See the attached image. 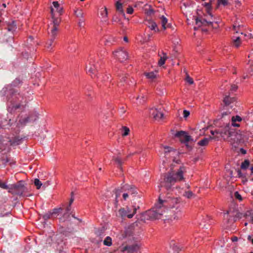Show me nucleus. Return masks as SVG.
<instances>
[{
	"instance_id": "obj_34",
	"label": "nucleus",
	"mask_w": 253,
	"mask_h": 253,
	"mask_svg": "<svg viewBox=\"0 0 253 253\" xmlns=\"http://www.w3.org/2000/svg\"><path fill=\"white\" fill-rule=\"evenodd\" d=\"M103 244L104 245H106L107 246H110L112 245L111 238L110 237L107 236L104 240V241L103 242Z\"/></svg>"
},
{
	"instance_id": "obj_29",
	"label": "nucleus",
	"mask_w": 253,
	"mask_h": 253,
	"mask_svg": "<svg viewBox=\"0 0 253 253\" xmlns=\"http://www.w3.org/2000/svg\"><path fill=\"white\" fill-rule=\"evenodd\" d=\"M163 56L161 57L160 59L158 61V64L160 66L163 65L165 64L166 59L168 58V57L166 53L163 52Z\"/></svg>"
},
{
	"instance_id": "obj_59",
	"label": "nucleus",
	"mask_w": 253,
	"mask_h": 253,
	"mask_svg": "<svg viewBox=\"0 0 253 253\" xmlns=\"http://www.w3.org/2000/svg\"><path fill=\"white\" fill-rule=\"evenodd\" d=\"M62 10L63 8L61 7H59V8H58V9H56V12H57L58 13L59 15H60L62 13Z\"/></svg>"
},
{
	"instance_id": "obj_62",
	"label": "nucleus",
	"mask_w": 253,
	"mask_h": 253,
	"mask_svg": "<svg viewBox=\"0 0 253 253\" xmlns=\"http://www.w3.org/2000/svg\"><path fill=\"white\" fill-rule=\"evenodd\" d=\"M7 90V87H5V88H3L2 90L0 91V93L1 94H4V93H6V90Z\"/></svg>"
},
{
	"instance_id": "obj_40",
	"label": "nucleus",
	"mask_w": 253,
	"mask_h": 253,
	"mask_svg": "<svg viewBox=\"0 0 253 253\" xmlns=\"http://www.w3.org/2000/svg\"><path fill=\"white\" fill-rule=\"evenodd\" d=\"M52 216V213H51V212H49L43 214L42 217L45 220H46L50 218Z\"/></svg>"
},
{
	"instance_id": "obj_64",
	"label": "nucleus",
	"mask_w": 253,
	"mask_h": 253,
	"mask_svg": "<svg viewBox=\"0 0 253 253\" xmlns=\"http://www.w3.org/2000/svg\"><path fill=\"white\" fill-rule=\"evenodd\" d=\"M232 126H233L239 127V124L236 123V122H232Z\"/></svg>"
},
{
	"instance_id": "obj_57",
	"label": "nucleus",
	"mask_w": 253,
	"mask_h": 253,
	"mask_svg": "<svg viewBox=\"0 0 253 253\" xmlns=\"http://www.w3.org/2000/svg\"><path fill=\"white\" fill-rule=\"evenodd\" d=\"M21 139L18 138H15L13 141V143H16V144H19L20 143Z\"/></svg>"
},
{
	"instance_id": "obj_23",
	"label": "nucleus",
	"mask_w": 253,
	"mask_h": 253,
	"mask_svg": "<svg viewBox=\"0 0 253 253\" xmlns=\"http://www.w3.org/2000/svg\"><path fill=\"white\" fill-rule=\"evenodd\" d=\"M58 30V28L52 26L50 32L49 33L51 38L55 39V36L57 35Z\"/></svg>"
},
{
	"instance_id": "obj_36",
	"label": "nucleus",
	"mask_w": 253,
	"mask_h": 253,
	"mask_svg": "<svg viewBox=\"0 0 253 253\" xmlns=\"http://www.w3.org/2000/svg\"><path fill=\"white\" fill-rule=\"evenodd\" d=\"M183 196L188 199H191L194 196V194L191 191H185L183 194Z\"/></svg>"
},
{
	"instance_id": "obj_37",
	"label": "nucleus",
	"mask_w": 253,
	"mask_h": 253,
	"mask_svg": "<svg viewBox=\"0 0 253 253\" xmlns=\"http://www.w3.org/2000/svg\"><path fill=\"white\" fill-rule=\"evenodd\" d=\"M122 130L124 131V132L122 134L123 136H127V135H128L129 131H130L129 128H128L126 126H124L122 127Z\"/></svg>"
},
{
	"instance_id": "obj_8",
	"label": "nucleus",
	"mask_w": 253,
	"mask_h": 253,
	"mask_svg": "<svg viewBox=\"0 0 253 253\" xmlns=\"http://www.w3.org/2000/svg\"><path fill=\"white\" fill-rule=\"evenodd\" d=\"M113 54L114 56L121 62H124L128 59V54L124 49H119L115 51Z\"/></svg>"
},
{
	"instance_id": "obj_38",
	"label": "nucleus",
	"mask_w": 253,
	"mask_h": 253,
	"mask_svg": "<svg viewBox=\"0 0 253 253\" xmlns=\"http://www.w3.org/2000/svg\"><path fill=\"white\" fill-rule=\"evenodd\" d=\"M34 184L36 186L37 188L39 189L42 185V183L39 179L36 178L34 180Z\"/></svg>"
},
{
	"instance_id": "obj_6",
	"label": "nucleus",
	"mask_w": 253,
	"mask_h": 253,
	"mask_svg": "<svg viewBox=\"0 0 253 253\" xmlns=\"http://www.w3.org/2000/svg\"><path fill=\"white\" fill-rule=\"evenodd\" d=\"M139 208L133 207L131 209L129 207L125 208H121L118 211L119 216L124 218L126 217H127L128 218H132L133 215L136 213L137 209Z\"/></svg>"
},
{
	"instance_id": "obj_63",
	"label": "nucleus",
	"mask_w": 253,
	"mask_h": 253,
	"mask_svg": "<svg viewBox=\"0 0 253 253\" xmlns=\"http://www.w3.org/2000/svg\"><path fill=\"white\" fill-rule=\"evenodd\" d=\"M238 238L237 237H233L232 238H231V240L232 241V242H236L238 241Z\"/></svg>"
},
{
	"instance_id": "obj_52",
	"label": "nucleus",
	"mask_w": 253,
	"mask_h": 253,
	"mask_svg": "<svg viewBox=\"0 0 253 253\" xmlns=\"http://www.w3.org/2000/svg\"><path fill=\"white\" fill-rule=\"evenodd\" d=\"M53 5L55 9H58V8H59V4L58 3V2L57 1H53L52 2Z\"/></svg>"
},
{
	"instance_id": "obj_7",
	"label": "nucleus",
	"mask_w": 253,
	"mask_h": 253,
	"mask_svg": "<svg viewBox=\"0 0 253 253\" xmlns=\"http://www.w3.org/2000/svg\"><path fill=\"white\" fill-rule=\"evenodd\" d=\"M11 189L16 195L24 196V193L27 191V188L24 186L22 181H19L16 184L11 186Z\"/></svg>"
},
{
	"instance_id": "obj_44",
	"label": "nucleus",
	"mask_w": 253,
	"mask_h": 253,
	"mask_svg": "<svg viewBox=\"0 0 253 253\" xmlns=\"http://www.w3.org/2000/svg\"><path fill=\"white\" fill-rule=\"evenodd\" d=\"M101 15H102L103 18H107L108 16V13L106 7H105L104 9L101 11Z\"/></svg>"
},
{
	"instance_id": "obj_4",
	"label": "nucleus",
	"mask_w": 253,
	"mask_h": 253,
	"mask_svg": "<svg viewBox=\"0 0 253 253\" xmlns=\"http://www.w3.org/2000/svg\"><path fill=\"white\" fill-rule=\"evenodd\" d=\"M159 202L160 203L157 206V207L155 210L153 209L146 211L145 215L148 217V219L151 220L159 219L164 214L165 211L161 209V205H162L164 201L161 199H159Z\"/></svg>"
},
{
	"instance_id": "obj_31",
	"label": "nucleus",
	"mask_w": 253,
	"mask_h": 253,
	"mask_svg": "<svg viewBox=\"0 0 253 253\" xmlns=\"http://www.w3.org/2000/svg\"><path fill=\"white\" fill-rule=\"evenodd\" d=\"M121 192H122V191L120 189H117L115 190V195H116L115 199H116V200H115V205L116 207H117L118 203V198L120 196Z\"/></svg>"
},
{
	"instance_id": "obj_49",
	"label": "nucleus",
	"mask_w": 253,
	"mask_h": 253,
	"mask_svg": "<svg viewBox=\"0 0 253 253\" xmlns=\"http://www.w3.org/2000/svg\"><path fill=\"white\" fill-rule=\"evenodd\" d=\"M238 86L236 84H232L231 85L230 90L232 92L236 91Z\"/></svg>"
},
{
	"instance_id": "obj_15",
	"label": "nucleus",
	"mask_w": 253,
	"mask_h": 253,
	"mask_svg": "<svg viewBox=\"0 0 253 253\" xmlns=\"http://www.w3.org/2000/svg\"><path fill=\"white\" fill-rule=\"evenodd\" d=\"M174 211L175 213L173 215V218L177 219L180 218L182 215V206L180 205H178L176 207L175 211Z\"/></svg>"
},
{
	"instance_id": "obj_51",
	"label": "nucleus",
	"mask_w": 253,
	"mask_h": 253,
	"mask_svg": "<svg viewBox=\"0 0 253 253\" xmlns=\"http://www.w3.org/2000/svg\"><path fill=\"white\" fill-rule=\"evenodd\" d=\"M165 148V153L166 154L168 152H170L172 151V149L171 147H168V146H165L164 147Z\"/></svg>"
},
{
	"instance_id": "obj_39",
	"label": "nucleus",
	"mask_w": 253,
	"mask_h": 253,
	"mask_svg": "<svg viewBox=\"0 0 253 253\" xmlns=\"http://www.w3.org/2000/svg\"><path fill=\"white\" fill-rule=\"evenodd\" d=\"M228 3V0H217V6L220 4H222L224 6L227 5Z\"/></svg>"
},
{
	"instance_id": "obj_28",
	"label": "nucleus",
	"mask_w": 253,
	"mask_h": 253,
	"mask_svg": "<svg viewBox=\"0 0 253 253\" xmlns=\"http://www.w3.org/2000/svg\"><path fill=\"white\" fill-rule=\"evenodd\" d=\"M241 37L238 36L235 37V39H233V44L236 47H238L241 43Z\"/></svg>"
},
{
	"instance_id": "obj_13",
	"label": "nucleus",
	"mask_w": 253,
	"mask_h": 253,
	"mask_svg": "<svg viewBox=\"0 0 253 253\" xmlns=\"http://www.w3.org/2000/svg\"><path fill=\"white\" fill-rule=\"evenodd\" d=\"M213 21H208L207 19L202 18H197L196 19V24L198 27L202 26H212Z\"/></svg>"
},
{
	"instance_id": "obj_18",
	"label": "nucleus",
	"mask_w": 253,
	"mask_h": 253,
	"mask_svg": "<svg viewBox=\"0 0 253 253\" xmlns=\"http://www.w3.org/2000/svg\"><path fill=\"white\" fill-rule=\"evenodd\" d=\"M170 248L173 250V253H178L180 251L179 248L176 244L174 241H171L169 243Z\"/></svg>"
},
{
	"instance_id": "obj_53",
	"label": "nucleus",
	"mask_w": 253,
	"mask_h": 253,
	"mask_svg": "<svg viewBox=\"0 0 253 253\" xmlns=\"http://www.w3.org/2000/svg\"><path fill=\"white\" fill-rule=\"evenodd\" d=\"M71 198H70V200L69 201V206H71L72 204L73 203V202L74 201V194H73V192L71 193Z\"/></svg>"
},
{
	"instance_id": "obj_9",
	"label": "nucleus",
	"mask_w": 253,
	"mask_h": 253,
	"mask_svg": "<svg viewBox=\"0 0 253 253\" xmlns=\"http://www.w3.org/2000/svg\"><path fill=\"white\" fill-rule=\"evenodd\" d=\"M175 135L177 137H180L181 142L187 143L190 141H193V139L192 137L187 134V132L184 131H178Z\"/></svg>"
},
{
	"instance_id": "obj_56",
	"label": "nucleus",
	"mask_w": 253,
	"mask_h": 253,
	"mask_svg": "<svg viewBox=\"0 0 253 253\" xmlns=\"http://www.w3.org/2000/svg\"><path fill=\"white\" fill-rule=\"evenodd\" d=\"M234 195L236 198L239 199V200H242V196H241L240 194H239V193L238 192H236Z\"/></svg>"
},
{
	"instance_id": "obj_25",
	"label": "nucleus",
	"mask_w": 253,
	"mask_h": 253,
	"mask_svg": "<svg viewBox=\"0 0 253 253\" xmlns=\"http://www.w3.org/2000/svg\"><path fill=\"white\" fill-rule=\"evenodd\" d=\"M71 211V206H68L67 207L66 209V212L64 214L63 218L61 219L63 221H65L68 217H69L70 214L69 212Z\"/></svg>"
},
{
	"instance_id": "obj_5",
	"label": "nucleus",
	"mask_w": 253,
	"mask_h": 253,
	"mask_svg": "<svg viewBox=\"0 0 253 253\" xmlns=\"http://www.w3.org/2000/svg\"><path fill=\"white\" fill-rule=\"evenodd\" d=\"M100 66V64L98 62H95L93 59L92 58H90L88 65L86 67L87 73L89 74L92 78H93V77H95L97 75Z\"/></svg>"
},
{
	"instance_id": "obj_17",
	"label": "nucleus",
	"mask_w": 253,
	"mask_h": 253,
	"mask_svg": "<svg viewBox=\"0 0 253 253\" xmlns=\"http://www.w3.org/2000/svg\"><path fill=\"white\" fill-rule=\"evenodd\" d=\"M242 27V25L239 24L237 22L235 23L233 25V30L234 32L237 34L240 33L241 35H243V32L241 30V28Z\"/></svg>"
},
{
	"instance_id": "obj_22",
	"label": "nucleus",
	"mask_w": 253,
	"mask_h": 253,
	"mask_svg": "<svg viewBox=\"0 0 253 253\" xmlns=\"http://www.w3.org/2000/svg\"><path fill=\"white\" fill-rule=\"evenodd\" d=\"M160 19L163 28L164 30L166 29V28L169 26V24H168L167 26H166V24L168 23V19L164 15H162L160 17Z\"/></svg>"
},
{
	"instance_id": "obj_21",
	"label": "nucleus",
	"mask_w": 253,
	"mask_h": 253,
	"mask_svg": "<svg viewBox=\"0 0 253 253\" xmlns=\"http://www.w3.org/2000/svg\"><path fill=\"white\" fill-rule=\"evenodd\" d=\"M211 3L212 1L211 0L209 2H206L204 4V5L206 8L207 12L211 17H212L211 12Z\"/></svg>"
},
{
	"instance_id": "obj_16",
	"label": "nucleus",
	"mask_w": 253,
	"mask_h": 253,
	"mask_svg": "<svg viewBox=\"0 0 253 253\" xmlns=\"http://www.w3.org/2000/svg\"><path fill=\"white\" fill-rule=\"evenodd\" d=\"M147 23L146 24L147 26L151 30H154L155 31H158L159 29L157 27V24L152 20H148L147 21Z\"/></svg>"
},
{
	"instance_id": "obj_61",
	"label": "nucleus",
	"mask_w": 253,
	"mask_h": 253,
	"mask_svg": "<svg viewBox=\"0 0 253 253\" xmlns=\"http://www.w3.org/2000/svg\"><path fill=\"white\" fill-rule=\"evenodd\" d=\"M128 197V193H124L123 195V199L126 200Z\"/></svg>"
},
{
	"instance_id": "obj_43",
	"label": "nucleus",
	"mask_w": 253,
	"mask_h": 253,
	"mask_svg": "<svg viewBox=\"0 0 253 253\" xmlns=\"http://www.w3.org/2000/svg\"><path fill=\"white\" fill-rule=\"evenodd\" d=\"M232 122H241L242 121V119L239 116H236L235 117L233 116L231 118Z\"/></svg>"
},
{
	"instance_id": "obj_58",
	"label": "nucleus",
	"mask_w": 253,
	"mask_h": 253,
	"mask_svg": "<svg viewBox=\"0 0 253 253\" xmlns=\"http://www.w3.org/2000/svg\"><path fill=\"white\" fill-rule=\"evenodd\" d=\"M21 139L18 138H15L13 141V143H16V144H19L20 143Z\"/></svg>"
},
{
	"instance_id": "obj_42",
	"label": "nucleus",
	"mask_w": 253,
	"mask_h": 253,
	"mask_svg": "<svg viewBox=\"0 0 253 253\" xmlns=\"http://www.w3.org/2000/svg\"><path fill=\"white\" fill-rule=\"evenodd\" d=\"M85 20L84 18H80L79 19L78 25L80 28L84 27V26Z\"/></svg>"
},
{
	"instance_id": "obj_50",
	"label": "nucleus",
	"mask_w": 253,
	"mask_h": 253,
	"mask_svg": "<svg viewBox=\"0 0 253 253\" xmlns=\"http://www.w3.org/2000/svg\"><path fill=\"white\" fill-rule=\"evenodd\" d=\"M190 115V112L187 110H184L183 111V117L184 118H187Z\"/></svg>"
},
{
	"instance_id": "obj_60",
	"label": "nucleus",
	"mask_w": 253,
	"mask_h": 253,
	"mask_svg": "<svg viewBox=\"0 0 253 253\" xmlns=\"http://www.w3.org/2000/svg\"><path fill=\"white\" fill-rule=\"evenodd\" d=\"M247 240L251 242L252 243V244L253 245V238H252V237L250 235H249L247 237Z\"/></svg>"
},
{
	"instance_id": "obj_46",
	"label": "nucleus",
	"mask_w": 253,
	"mask_h": 253,
	"mask_svg": "<svg viewBox=\"0 0 253 253\" xmlns=\"http://www.w3.org/2000/svg\"><path fill=\"white\" fill-rule=\"evenodd\" d=\"M186 81L190 84H192L194 83L193 79L191 78L188 74L186 75Z\"/></svg>"
},
{
	"instance_id": "obj_3",
	"label": "nucleus",
	"mask_w": 253,
	"mask_h": 253,
	"mask_svg": "<svg viewBox=\"0 0 253 253\" xmlns=\"http://www.w3.org/2000/svg\"><path fill=\"white\" fill-rule=\"evenodd\" d=\"M7 94L8 101L11 103L15 109L26 105V100L20 93H17L15 91L9 89Z\"/></svg>"
},
{
	"instance_id": "obj_2",
	"label": "nucleus",
	"mask_w": 253,
	"mask_h": 253,
	"mask_svg": "<svg viewBox=\"0 0 253 253\" xmlns=\"http://www.w3.org/2000/svg\"><path fill=\"white\" fill-rule=\"evenodd\" d=\"M230 112L229 111H225L222 113L220 119L227 120L228 122L226 123V125L224 127H220L218 129L211 130V133L212 135V138L213 140L218 141L221 138L226 139L232 136L234 132L231 131L230 129L229 123L230 119Z\"/></svg>"
},
{
	"instance_id": "obj_41",
	"label": "nucleus",
	"mask_w": 253,
	"mask_h": 253,
	"mask_svg": "<svg viewBox=\"0 0 253 253\" xmlns=\"http://www.w3.org/2000/svg\"><path fill=\"white\" fill-rule=\"evenodd\" d=\"M62 211V208H59V209H54L53 210L52 212L51 213H52V216L54 215H56L60 212Z\"/></svg>"
},
{
	"instance_id": "obj_11",
	"label": "nucleus",
	"mask_w": 253,
	"mask_h": 253,
	"mask_svg": "<svg viewBox=\"0 0 253 253\" xmlns=\"http://www.w3.org/2000/svg\"><path fill=\"white\" fill-rule=\"evenodd\" d=\"M140 246L138 244H134L131 245L125 246L122 251L123 252H127V253H137L139 250Z\"/></svg>"
},
{
	"instance_id": "obj_47",
	"label": "nucleus",
	"mask_w": 253,
	"mask_h": 253,
	"mask_svg": "<svg viewBox=\"0 0 253 253\" xmlns=\"http://www.w3.org/2000/svg\"><path fill=\"white\" fill-rule=\"evenodd\" d=\"M136 192L135 189H134L132 187H130V188L128 189V192L127 193L128 194H135Z\"/></svg>"
},
{
	"instance_id": "obj_20",
	"label": "nucleus",
	"mask_w": 253,
	"mask_h": 253,
	"mask_svg": "<svg viewBox=\"0 0 253 253\" xmlns=\"http://www.w3.org/2000/svg\"><path fill=\"white\" fill-rule=\"evenodd\" d=\"M234 101V98L230 97L229 96H226L223 99V102L226 106H229L232 103H233Z\"/></svg>"
},
{
	"instance_id": "obj_35",
	"label": "nucleus",
	"mask_w": 253,
	"mask_h": 253,
	"mask_svg": "<svg viewBox=\"0 0 253 253\" xmlns=\"http://www.w3.org/2000/svg\"><path fill=\"white\" fill-rule=\"evenodd\" d=\"M76 16L79 19L83 18L84 13L81 9H77L75 11Z\"/></svg>"
},
{
	"instance_id": "obj_26",
	"label": "nucleus",
	"mask_w": 253,
	"mask_h": 253,
	"mask_svg": "<svg viewBox=\"0 0 253 253\" xmlns=\"http://www.w3.org/2000/svg\"><path fill=\"white\" fill-rule=\"evenodd\" d=\"M7 29L9 32L13 33L16 29V25L14 21H13L11 24L7 25Z\"/></svg>"
},
{
	"instance_id": "obj_24",
	"label": "nucleus",
	"mask_w": 253,
	"mask_h": 253,
	"mask_svg": "<svg viewBox=\"0 0 253 253\" xmlns=\"http://www.w3.org/2000/svg\"><path fill=\"white\" fill-rule=\"evenodd\" d=\"M116 9L121 14L125 15L124 11L123 8L122 3L120 1H117L116 3Z\"/></svg>"
},
{
	"instance_id": "obj_55",
	"label": "nucleus",
	"mask_w": 253,
	"mask_h": 253,
	"mask_svg": "<svg viewBox=\"0 0 253 253\" xmlns=\"http://www.w3.org/2000/svg\"><path fill=\"white\" fill-rule=\"evenodd\" d=\"M0 187L4 189H7L8 186L4 183H0Z\"/></svg>"
},
{
	"instance_id": "obj_54",
	"label": "nucleus",
	"mask_w": 253,
	"mask_h": 253,
	"mask_svg": "<svg viewBox=\"0 0 253 253\" xmlns=\"http://www.w3.org/2000/svg\"><path fill=\"white\" fill-rule=\"evenodd\" d=\"M12 84H13L14 86H17L20 84V81L19 79H16L13 81Z\"/></svg>"
},
{
	"instance_id": "obj_12",
	"label": "nucleus",
	"mask_w": 253,
	"mask_h": 253,
	"mask_svg": "<svg viewBox=\"0 0 253 253\" xmlns=\"http://www.w3.org/2000/svg\"><path fill=\"white\" fill-rule=\"evenodd\" d=\"M150 114L156 120H160L164 116L163 113L158 109H151L150 111Z\"/></svg>"
},
{
	"instance_id": "obj_27",
	"label": "nucleus",
	"mask_w": 253,
	"mask_h": 253,
	"mask_svg": "<svg viewBox=\"0 0 253 253\" xmlns=\"http://www.w3.org/2000/svg\"><path fill=\"white\" fill-rule=\"evenodd\" d=\"M54 39H53V38H51L50 39L46 42V47L48 50H51L52 49V47L53 46Z\"/></svg>"
},
{
	"instance_id": "obj_10",
	"label": "nucleus",
	"mask_w": 253,
	"mask_h": 253,
	"mask_svg": "<svg viewBox=\"0 0 253 253\" xmlns=\"http://www.w3.org/2000/svg\"><path fill=\"white\" fill-rule=\"evenodd\" d=\"M38 118L37 114H34L30 115L29 117L23 119H20L19 122L22 125H25L28 123L34 122Z\"/></svg>"
},
{
	"instance_id": "obj_48",
	"label": "nucleus",
	"mask_w": 253,
	"mask_h": 253,
	"mask_svg": "<svg viewBox=\"0 0 253 253\" xmlns=\"http://www.w3.org/2000/svg\"><path fill=\"white\" fill-rule=\"evenodd\" d=\"M133 12V9L132 7L129 6L126 9V12L127 14H131Z\"/></svg>"
},
{
	"instance_id": "obj_33",
	"label": "nucleus",
	"mask_w": 253,
	"mask_h": 253,
	"mask_svg": "<svg viewBox=\"0 0 253 253\" xmlns=\"http://www.w3.org/2000/svg\"><path fill=\"white\" fill-rule=\"evenodd\" d=\"M250 165V162L248 160H245L241 164V168L243 169H247Z\"/></svg>"
},
{
	"instance_id": "obj_1",
	"label": "nucleus",
	"mask_w": 253,
	"mask_h": 253,
	"mask_svg": "<svg viewBox=\"0 0 253 253\" xmlns=\"http://www.w3.org/2000/svg\"><path fill=\"white\" fill-rule=\"evenodd\" d=\"M172 167L173 165L170 170L164 174V178L161 181V186L165 187L168 190L170 189L176 182L184 179V168L180 167L177 170H174Z\"/></svg>"
},
{
	"instance_id": "obj_32",
	"label": "nucleus",
	"mask_w": 253,
	"mask_h": 253,
	"mask_svg": "<svg viewBox=\"0 0 253 253\" xmlns=\"http://www.w3.org/2000/svg\"><path fill=\"white\" fill-rule=\"evenodd\" d=\"M117 76L119 77L120 83H123L125 82V79L126 78L125 74H124L120 71L117 74Z\"/></svg>"
},
{
	"instance_id": "obj_14",
	"label": "nucleus",
	"mask_w": 253,
	"mask_h": 253,
	"mask_svg": "<svg viewBox=\"0 0 253 253\" xmlns=\"http://www.w3.org/2000/svg\"><path fill=\"white\" fill-rule=\"evenodd\" d=\"M54 9L51 8V13L52 15V18L53 19L52 26L58 28V26L60 23L61 19L58 18H55V13H54Z\"/></svg>"
},
{
	"instance_id": "obj_45",
	"label": "nucleus",
	"mask_w": 253,
	"mask_h": 253,
	"mask_svg": "<svg viewBox=\"0 0 253 253\" xmlns=\"http://www.w3.org/2000/svg\"><path fill=\"white\" fill-rule=\"evenodd\" d=\"M114 161L116 162V163L120 166V169H121V167L123 164L122 160L119 158H115L114 159Z\"/></svg>"
},
{
	"instance_id": "obj_19",
	"label": "nucleus",
	"mask_w": 253,
	"mask_h": 253,
	"mask_svg": "<svg viewBox=\"0 0 253 253\" xmlns=\"http://www.w3.org/2000/svg\"><path fill=\"white\" fill-rule=\"evenodd\" d=\"M212 137V135L211 136L209 137V138H204L203 139L199 141L198 144L202 146H206L207 145H208L210 140L213 139Z\"/></svg>"
},
{
	"instance_id": "obj_30",
	"label": "nucleus",
	"mask_w": 253,
	"mask_h": 253,
	"mask_svg": "<svg viewBox=\"0 0 253 253\" xmlns=\"http://www.w3.org/2000/svg\"><path fill=\"white\" fill-rule=\"evenodd\" d=\"M145 75L148 79H149L152 81L156 78L157 77L156 73H154L153 72L146 73H145Z\"/></svg>"
}]
</instances>
